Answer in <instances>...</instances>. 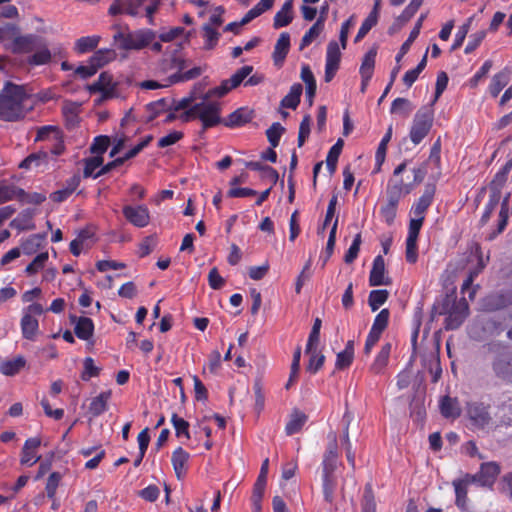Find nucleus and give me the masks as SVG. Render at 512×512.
<instances>
[{"label":"nucleus","mask_w":512,"mask_h":512,"mask_svg":"<svg viewBox=\"0 0 512 512\" xmlns=\"http://www.w3.org/2000/svg\"><path fill=\"white\" fill-rule=\"evenodd\" d=\"M387 290H372L369 294L368 303L373 312L377 311L388 299Z\"/></svg>","instance_id":"8fccbe9b"},{"label":"nucleus","mask_w":512,"mask_h":512,"mask_svg":"<svg viewBox=\"0 0 512 512\" xmlns=\"http://www.w3.org/2000/svg\"><path fill=\"white\" fill-rule=\"evenodd\" d=\"M116 56V53L112 49H100L96 51L91 57H90V63L93 64V66L98 70L105 64L112 61Z\"/></svg>","instance_id":"ea45409f"},{"label":"nucleus","mask_w":512,"mask_h":512,"mask_svg":"<svg viewBox=\"0 0 512 512\" xmlns=\"http://www.w3.org/2000/svg\"><path fill=\"white\" fill-rule=\"evenodd\" d=\"M376 54V50L371 49L365 54L363 58L362 64L360 66V75L361 78L363 79V84H368V82L372 78Z\"/></svg>","instance_id":"c756f323"},{"label":"nucleus","mask_w":512,"mask_h":512,"mask_svg":"<svg viewBox=\"0 0 512 512\" xmlns=\"http://www.w3.org/2000/svg\"><path fill=\"white\" fill-rule=\"evenodd\" d=\"M423 221L424 218L416 216L410 219L408 235L406 238V260L409 263H415L418 259L417 239Z\"/></svg>","instance_id":"9d476101"},{"label":"nucleus","mask_w":512,"mask_h":512,"mask_svg":"<svg viewBox=\"0 0 512 512\" xmlns=\"http://www.w3.org/2000/svg\"><path fill=\"white\" fill-rule=\"evenodd\" d=\"M307 422V416L301 411L295 410L290 415V418L285 426V432L288 436L296 434L301 431L305 423Z\"/></svg>","instance_id":"7c9ffc66"},{"label":"nucleus","mask_w":512,"mask_h":512,"mask_svg":"<svg viewBox=\"0 0 512 512\" xmlns=\"http://www.w3.org/2000/svg\"><path fill=\"white\" fill-rule=\"evenodd\" d=\"M390 279L385 276V262L382 256L378 255L373 260L369 276L370 286L389 285Z\"/></svg>","instance_id":"a211bd4d"},{"label":"nucleus","mask_w":512,"mask_h":512,"mask_svg":"<svg viewBox=\"0 0 512 512\" xmlns=\"http://www.w3.org/2000/svg\"><path fill=\"white\" fill-rule=\"evenodd\" d=\"M52 61V50L45 43L34 41V66L47 65Z\"/></svg>","instance_id":"f704fd0d"},{"label":"nucleus","mask_w":512,"mask_h":512,"mask_svg":"<svg viewBox=\"0 0 512 512\" xmlns=\"http://www.w3.org/2000/svg\"><path fill=\"white\" fill-rule=\"evenodd\" d=\"M171 422L175 429V434L178 438H185L186 440L190 439V425L186 420L174 413L171 417Z\"/></svg>","instance_id":"a18cd8bd"},{"label":"nucleus","mask_w":512,"mask_h":512,"mask_svg":"<svg viewBox=\"0 0 512 512\" xmlns=\"http://www.w3.org/2000/svg\"><path fill=\"white\" fill-rule=\"evenodd\" d=\"M512 169V159L506 162V164L495 174L490 184V194H493V202L500 200L501 189L507 181L508 174Z\"/></svg>","instance_id":"f3484780"},{"label":"nucleus","mask_w":512,"mask_h":512,"mask_svg":"<svg viewBox=\"0 0 512 512\" xmlns=\"http://www.w3.org/2000/svg\"><path fill=\"white\" fill-rule=\"evenodd\" d=\"M100 39L98 35L81 37L75 42L74 49L79 54L90 52L98 46Z\"/></svg>","instance_id":"e433bc0d"},{"label":"nucleus","mask_w":512,"mask_h":512,"mask_svg":"<svg viewBox=\"0 0 512 512\" xmlns=\"http://www.w3.org/2000/svg\"><path fill=\"white\" fill-rule=\"evenodd\" d=\"M265 487H266V483H264L262 480L256 481L254 484L251 500H252L254 509L257 512H259V510L261 508L260 503H261L262 497L264 495Z\"/></svg>","instance_id":"680f3d73"},{"label":"nucleus","mask_w":512,"mask_h":512,"mask_svg":"<svg viewBox=\"0 0 512 512\" xmlns=\"http://www.w3.org/2000/svg\"><path fill=\"white\" fill-rule=\"evenodd\" d=\"M21 253L30 254L29 243H23L21 247L13 248L8 251L1 259V265H6L18 258Z\"/></svg>","instance_id":"13d9d810"},{"label":"nucleus","mask_w":512,"mask_h":512,"mask_svg":"<svg viewBox=\"0 0 512 512\" xmlns=\"http://www.w3.org/2000/svg\"><path fill=\"white\" fill-rule=\"evenodd\" d=\"M361 245V234H356L352 244L350 245L349 249L347 250L344 261L346 263H352L358 256L359 250Z\"/></svg>","instance_id":"e2e57ef3"},{"label":"nucleus","mask_w":512,"mask_h":512,"mask_svg":"<svg viewBox=\"0 0 512 512\" xmlns=\"http://www.w3.org/2000/svg\"><path fill=\"white\" fill-rule=\"evenodd\" d=\"M231 89H233V87L230 86V82L226 79L222 81L219 86L210 89L203 96L208 99H211L213 97L221 98L225 96Z\"/></svg>","instance_id":"052dcab7"},{"label":"nucleus","mask_w":512,"mask_h":512,"mask_svg":"<svg viewBox=\"0 0 512 512\" xmlns=\"http://www.w3.org/2000/svg\"><path fill=\"white\" fill-rule=\"evenodd\" d=\"M306 353L309 355L306 369L311 374H315L323 366L325 356L317 350V347H313L312 351Z\"/></svg>","instance_id":"49530a36"},{"label":"nucleus","mask_w":512,"mask_h":512,"mask_svg":"<svg viewBox=\"0 0 512 512\" xmlns=\"http://www.w3.org/2000/svg\"><path fill=\"white\" fill-rule=\"evenodd\" d=\"M90 93H101L103 99L113 98L117 95L116 83L108 72H102L96 82L88 85Z\"/></svg>","instance_id":"4468645a"},{"label":"nucleus","mask_w":512,"mask_h":512,"mask_svg":"<svg viewBox=\"0 0 512 512\" xmlns=\"http://www.w3.org/2000/svg\"><path fill=\"white\" fill-rule=\"evenodd\" d=\"M290 49V35L287 32L280 34L273 51L275 65L281 66Z\"/></svg>","instance_id":"4be33fe9"},{"label":"nucleus","mask_w":512,"mask_h":512,"mask_svg":"<svg viewBox=\"0 0 512 512\" xmlns=\"http://www.w3.org/2000/svg\"><path fill=\"white\" fill-rule=\"evenodd\" d=\"M378 20L375 19V13H369L366 19L363 21L358 33L355 37V42L361 41L368 32L377 24Z\"/></svg>","instance_id":"4d7b16f0"},{"label":"nucleus","mask_w":512,"mask_h":512,"mask_svg":"<svg viewBox=\"0 0 512 512\" xmlns=\"http://www.w3.org/2000/svg\"><path fill=\"white\" fill-rule=\"evenodd\" d=\"M71 322L75 325L74 331L78 338L88 340L94 332L93 321L88 317H71Z\"/></svg>","instance_id":"b1692460"},{"label":"nucleus","mask_w":512,"mask_h":512,"mask_svg":"<svg viewBox=\"0 0 512 512\" xmlns=\"http://www.w3.org/2000/svg\"><path fill=\"white\" fill-rule=\"evenodd\" d=\"M155 36V33L149 29L127 33L118 30L114 34L113 39L120 49L140 50L152 43Z\"/></svg>","instance_id":"7ed1b4c3"},{"label":"nucleus","mask_w":512,"mask_h":512,"mask_svg":"<svg viewBox=\"0 0 512 512\" xmlns=\"http://www.w3.org/2000/svg\"><path fill=\"white\" fill-rule=\"evenodd\" d=\"M303 87L300 83L291 86L289 93L281 100V106L284 108L296 109L300 103V97Z\"/></svg>","instance_id":"2f4dec72"},{"label":"nucleus","mask_w":512,"mask_h":512,"mask_svg":"<svg viewBox=\"0 0 512 512\" xmlns=\"http://www.w3.org/2000/svg\"><path fill=\"white\" fill-rule=\"evenodd\" d=\"M185 33V29L183 27L177 26L170 28L168 30H164L159 34V39L163 42H170L178 39Z\"/></svg>","instance_id":"774afa93"},{"label":"nucleus","mask_w":512,"mask_h":512,"mask_svg":"<svg viewBox=\"0 0 512 512\" xmlns=\"http://www.w3.org/2000/svg\"><path fill=\"white\" fill-rule=\"evenodd\" d=\"M204 72V68L197 66L181 73H171L169 75V84H176L180 82H186L199 77Z\"/></svg>","instance_id":"c9c22d12"},{"label":"nucleus","mask_w":512,"mask_h":512,"mask_svg":"<svg viewBox=\"0 0 512 512\" xmlns=\"http://www.w3.org/2000/svg\"><path fill=\"white\" fill-rule=\"evenodd\" d=\"M467 416L475 429L484 430L491 426L492 418L489 413V406L483 403L473 402L468 404Z\"/></svg>","instance_id":"1a4fd4ad"},{"label":"nucleus","mask_w":512,"mask_h":512,"mask_svg":"<svg viewBox=\"0 0 512 512\" xmlns=\"http://www.w3.org/2000/svg\"><path fill=\"white\" fill-rule=\"evenodd\" d=\"M122 212L125 219L137 228H144L150 223V211L146 205H125Z\"/></svg>","instance_id":"9b49d317"},{"label":"nucleus","mask_w":512,"mask_h":512,"mask_svg":"<svg viewBox=\"0 0 512 512\" xmlns=\"http://www.w3.org/2000/svg\"><path fill=\"white\" fill-rule=\"evenodd\" d=\"M426 18V14H421L418 20L415 23L414 28L409 34V37L407 40L402 44L398 54L395 57L396 62L399 64L403 56L409 51L412 43L415 41V39L419 36L420 30L422 28V24L424 19Z\"/></svg>","instance_id":"cd10ccee"},{"label":"nucleus","mask_w":512,"mask_h":512,"mask_svg":"<svg viewBox=\"0 0 512 512\" xmlns=\"http://www.w3.org/2000/svg\"><path fill=\"white\" fill-rule=\"evenodd\" d=\"M341 59V51L339 44L336 41H330L327 45L326 51V63H325V75L324 79L326 82H330L336 72L339 69Z\"/></svg>","instance_id":"ddd939ff"},{"label":"nucleus","mask_w":512,"mask_h":512,"mask_svg":"<svg viewBox=\"0 0 512 512\" xmlns=\"http://www.w3.org/2000/svg\"><path fill=\"white\" fill-rule=\"evenodd\" d=\"M205 50H212L218 44L220 33L211 24H204L202 27Z\"/></svg>","instance_id":"58836bf2"},{"label":"nucleus","mask_w":512,"mask_h":512,"mask_svg":"<svg viewBox=\"0 0 512 512\" xmlns=\"http://www.w3.org/2000/svg\"><path fill=\"white\" fill-rule=\"evenodd\" d=\"M103 164V158L102 156H94L87 158L85 160V167H84V177H93L97 178L98 176H95L99 168L102 167Z\"/></svg>","instance_id":"864d4df0"},{"label":"nucleus","mask_w":512,"mask_h":512,"mask_svg":"<svg viewBox=\"0 0 512 512\" xmlns=\"http://www.w3.org/2000/svg\"><path fill=\"white\" fill-rule=\"evenodd\" d=\"M321 324H322L321 320L319 318H316L314 321L313 327L310 331L309 337H308L305 352H310V351H312L313 347L318 346L319 340H320Z\"/></svg>","instance_id":"5fc2aeb1"},{"label":"nucleus","mask_w":512,"mask_h":512,"mask_svg":"<svg viewBox=\"0 0 512 512\" xmlns=\"http://www.w3.org/2000/svg\"><path fill=\"white\" fill-rule=\"evenodd\" d=\"M511 70L504 68L502 71L496 73L489 84L488 91L492 97H497L502 89L510 81Z\"/></svg>","instance_id":"a878e982"},{"label":"nucleus","mask_w":512,"mask_h":512,"mask_svg":"<svg viewBox=\"0 0 512 512\" xmlns=\"http://www.w3.org/2000/svg\"><path fill=\"white\" fill-rule=\"evenodd\" d=\"M23 86L7 83L0 92V118L7 121L23 116V102L27 98Z\"/></svg>","instance_id":"f257e3e1"},{"label":"nucleus","mask_w":512,"mask_h":512,"mask_svg":"<svg viewBox=\"0 0 512 512\" xmlns=\"http://www.w3.org/2000/svg\"><path fill=\"white\" fill-rule=\"evenodd\" d=\"M253 118V111L247 107H241L224 119L223 123L229 128H235L245 125Z\"/></svg>","instance_id":"412c9836"},{"label":"nucleus","mask_w":512,"mask_h":512,"mask_svg":"<svg viewBox=\"0 0 512 512\" xmlns=\"http://www.w3.org/2000/svg\"><path fill=\"white\" fill-rule=\"evenodd\" d=\"M408 193L409 189L404 185L402 180L388 184L387 201L380 208V216L386 224L391 225L394 223L399 201L403 195Z\"/></svg>","instance_id":"20e7f679"},{"label":"nucleus","mask_w":512,"mask_h":512,"mask_svg":"<svg viewBox=\"0 0 512 512\" xmlns=\"http://www.w3.org/2000/svg\"><path fill=\"white\" fill-rule=\"evenodd\" d=\"M46 141L49 151L43 150L34 153V165L40 166L42 162L48 164L49 154L53 156L61 155L64 151V141L62 131L58 126L47 125L38 129L34 142Z\"/></svg>","instance_id":"f03ea898"},{"label":"nucleus","mask_w":512,"mask_h":512,"mask_svg":"<svg viewBox=\"0 0 512 512\" xmlns=\"http://www.w3.org/2000/svg\"><path fill=\"white\" fill-rule=\"evenodd\" d=\"M322 482L324 499L328 503H332L337 487V479L335 476L322 475Z\"/></svg>","instance_id":"09e8293b"},{"label":"nucleus","mask_w":512,"mask_h":512,"mask_svg":"<svg viewBox=\"0 0 512 512\" xmlns=\"http://www.w3.org/2000/svg\"><path fill=\"white\" fill-rule=\"evenodd\" d=\"M10 37L13 39L11 48L13 52L25 53L32 49V38L29 35H19L17 29L13 26H7L6 28H0V39Z\"/></svg>","instance_id":"f8f14e48"},{"label":"nucleus","mask_w":512,"mask_h":512,"mask_svg":"<svg viewBox=\"0 0 512 512\" xmlns=\"http://www.w3.org/2000/svg\"><path fill=\"white\" fill-rule=\"evenodd\" d=\"M500 473V466L497 462H485L480 466L479 472L476 474H466L467 479L473 484L481 487H492Z\"/></svg>","instance_id":"6e6552de"},{"label":"nucleus","mask_w":512,"mask_h":512,"mask_svg":"<svg viewBox=\"0 0 512 512\" xmlns=\"http://www.w3.org/2000/svg\"><path fill=\"white\" fill-rule=\"evenodd\" d=\"M111 398V391L101 392L94 397L89 405V411L93 416H99L107 409V403Z\"/></svg>","instance_id":"473e14b6"},{"label":"nucleus","mask_w":512,"mask_h":512,"mask_svg":"<svg viewBox=\"0 0 512 512\" xmlns=\"http://www.w3.org/2000/svg\"><path fill=\"white\" fill-rule=\"evenodd\" d=\"M424 0H411L403 12L397 17L396 21L399 24L407 23L421 7Z\"/></svg>","instance_id":"3c124183"},{"label":"nucleus","mask_w":512,"mask_h":512,"mask_svg":"<svg viewBox=\"0 0 512 512\" xmlns=\"http://www.w3.org/2000/svg\"><path fill=\"white\" fill-rule=\"evenodd\" d=\"M284 132V127L280 123H273L270 128L267 129L266 135L269 143L273 148L277 147L280 138Z\"/></svg>","instance_id":"6e6d98bb"},{"label":"nucleus","mask_w":512,"mask_h":512,"mask_svg":"<svg viewBox=\"0 0 512 512\" xmlns=\"http://www.w3.org/2000/svg\"><path fill=\"white\" fill-rule=\"evenodd\" d=\"M452 484H453V487L455 490L456 506L463 511L467 510L468 509V497H467L468 486L473 483L471 482V480H468L467 476L465 475L461 479L454 480Z\"/></svg>","instance_id":"aec40b11"},{"label":"nucleus","mask_w":512,"mask_h":512,"mask_svg":"<svg viewBox=\"0 0 512 512\" xmlns=\"http://www.w3.org/2000/svg\"><path fill=\"white\" fill-rule=\"evenodd\" d=\"M468 314V305L465 301L455 304L445 319V329L455 330L461 326Z\"/></svg>","instance_id":"dca6fc26"},{"label":"nucleus","mask_w":512,"mask_h":512,"mask_svg":"<svg viewBox=\"0 0 512 512\" xmlns=\"http://www.w3.org/2000/svg\"><path fill=\"white\" fill-rule=\"evenodd\" d=\"M189 458V453L186 452L182 447H178L173 451L171 462L178 479H181L186 474Z\"/></svg>","instance_id":"5701e85b"},{"label":"nucleus","mask_w":512,"mask_h":512,"mask_svg":"<svg viewBox=\"0 0 512 512\" xmlns=\"http://www.w3.org/2000/svg\"><path fill=\"white\" fill-rule=\"evenodd\" d=\"M440 411L445 418H457L461 414V407L456 398L445 396L440 401Z\"/></svg>","instance_id":"c85d7f7f"},{"label":"nucleus","mask_w":512,"mask_h":512,"mask_svg":"<svg viewBox=\"0 0 512 512\" xmlns=\"http://www.w3.org/2000/svg\"><path fill=\"white\" fill-rule=\"evenodd\" d=\"M389 317H390V312L388 309L381 310L376 315L370 331L381 335L382 332L385 330V328L388 325Z\"/></svg>","instance_id":"603ef678"},{"label":"nucleus","mask_w":512,"mask_h":512,"mask_svg":"<svg viewBox=\"0 0 512 512\" xmlns=\"http://www.w3.org/2000/svg\"><path fill=\"white\" fill-rule=\"evenodd\" d=\"M433 125V110L430 107H421L415 114L411 129L410 139L418 145L429 133Z\"/></svg>","instance_id":"423d86ee"},{"label":"nucleus","mask_w":512,"mask_h":512,"mask_svg":"<svg viewBox=\"0 0 512 512\" xmlns=\"http://www.w3.org/2000/svg\"><path fill=\"white\" fill-rule=\"evenodd\" d=\"M488 351L496 353L493 361V371L496 376L512 383V353L501 343L492 342L487 345Z\"/></svg>","instance_id":"39448f33"},{"label":"nucleus","mask_w":512,"mask_h":512,"mask_svg":"<svg viewBox=\"0 0 512 512\" xmlns=\"http://www.w3.org/2000/svg\"><path fill=\"white\" fill-rule=\"evenodd\" d=\"M413 110L412 103L406 98H396L391 105L390 112L407 117Z\"/></svg>","instance_id":"de8ad7c7"},{"label":"nucleus","mask_w":512,"mask_h":512,"mask_svg":"<svg viewBox=\"0 0 512 512\" xmlns=\"http://www.w3.org/2000/svg\"><path fill=\"white\" fill-rule=\"evenodd\" d=\"M391 352V345L389 343L382 346L381 350L377 354L374 362L372 363L370 370L375 374L383 372L384 368L388 364L389 356Z\"/></svg>","instance_id":"72a5a7b5"},{"label":"nucleus","mask_w":512,"mask_h":512,"mask_svg":"<svg viewBox=\"0 0 512 512\" xmlns=\"http://www.w3.org/2000/svg\"><path fill=\"white\" fill-rule=\"evenodd\" d=\"M391 137H392V126H390L388 128L387 132L385 133V135L383 136V138L381 139V141L378 145V148H377V151L375 154V162H376V166H377V168H376L377 171L380 170L381 165L385 161L387 145H388L389 141L391 140Z\"/></svg>","instance_id":"37998d69"},{"label":"nucleus","mask_w":512,"mask_h":512,"mask_svg":"<svg viewBox=\"0 0 512 512\" xmlns=\"http://www.w3.org/2000/svg\"><path fill=\"white\" fill-rule=\"evenodd\" d=\"M110 143L109 137L107 136H97L95 137L90 150L96 156H101L108 148Z\"/></svg>","instance_id":"0e129e2a"},{"label":"nucleus","mask_w":512,"mask_h":512,"mask_svg":"<svg viewBox=\"0 0 512 512\" xmlns=\"http://www.w3.org/2000/svg\"><path fill=\"white\" fill-rule=\"evenodd\" d=\"M293 0H286L282 8L274 17L273 26L275 29L288 26L293 20Z\"/></svg>","instance_id":"bb28decb"},{"label":"nucleus","mask_w":512,"mask_h":512,"mask_svg":"<svg viewBox=\"0 0 512 512\" xmlns=\"http://www.w3.org/2000/svg\"><path fill=\"white\" fill-rule=\"evenodd\" d=\"M432 200L433 193L426 191L412 207V213L414 216L424 218L425 212L431 205Z\"/></svg>","instance_id":"c03bdc74"},{"label":"nucleus","mask_w":512,"mask_h":512,"mask_svg":"<svg viewBox=\"0 0 512 512\" xmlns=\"http://www.w3.org/2000/svg\"><path fill=\"white\" fill-rule=\"evenodd\" d=\"M338 467L337 444L332 442L328 445L322 461V475L335 476Z\"/></svg>","instance_id":"6ab92c4d"},{"label":"nucleus","mask_w":512,"mask_h":512,"mask_svg":"<svg viewBox=\"0 0 512 512\" xmlns=\"http://www.w3.org/2000/svg\"><path fill=\"white\" fill-rule=\"evenodd\" d=\"M160 0H127L125 13L131 16H139L145 12L147 17H152L159 6Z\"/></svg>","instance_id":"2eb2a0df"},{"label":"nucleus","mask_w":512,"mask_h":512,"mask_svg":"<svg viewBox=\"0 0 512 512\" xmlns=\"http://www.w3.org/2000/svg\"><path fill=\"white\" fill-rule=\"evenodd\" d=\"M311 118L309 115L303 117L298 133V147H302L310 135Z\"/></svg>","instance_id":"69168bd1"},{"label":"nucleus","mask_w":512,"mask_h":512,"mask_svg":"<svg viewBox=\"0 0 512 512\" xmlns=\"http://www.w3.org/2000/svg\"><path fill=\"white\" fill-rule=\"evenodd\" d=\"M221 105L219 102L210 101L206 97H202L197 103V116L201 121L203 130L214 127L221 122Z\"/></svg>","instance_id":"0eeeda50"},{"label":"nucleus","mask_w":512,"mask_h":512,"mask_svg":"<svg viewBox=\"0 0 512 512\" xmlns=\"http://www.w3.org/2000/svg\"><path fill=\"white\" fill-rule=\"evenodd\" d=\"M25 363V359L21 356L13 360H4L0 363V372L6 376H13L25 366Z\"/></svg>","instance_id":"4c0bfd02"},{"label":"nucleus","mask_w":512,"mask_h":512,"mask_svg":"<svg viewBox=\"0 0 512 512\" xmlns=\"http://www.w3.org/2000/svg\"><path fill=\"white\" fill-rule=\"evenodd\" d=\"M26 197H28V195L21 188H17L11 185L0 186V203L6 202L14 198L23 200Z\"/></svg>","instance_id":"79ce46f5"},{"label":"nucleus","mask_w":512,"mask_h":512,"mask_svg":"<svg viewBox=\"0 0 512 512\" xmlns=\"http://www.w3.org/2000/svg\"><path fill=\"white\" fill-rule=\"evenodd\" d=\"M187 67V61L179 53H174L168 57H165L161 63V71L168 73H181Z\"/></svg>","instance_id":"393cba45"},{"label":"nucleus","mask_w":512,"mask_h":512,"mask_svg":"<svg viewBox=\"0 0 512 512\" xmlns=\"http://www.w3.org/2000/svg\"><path fill=\"white\" fill-rule=\"evenodd\" d=\"M253 70L252 66H243L239 70H237L229 79L230 86L233 88L239 86L245 78H247Z\"/></svg>","instance_id":"bf43d9fd"},{"label":"nucleus","mask_w":512,"mask_h":512,"mask_svg":"<svg viewBox=\"0 0 512 512\" xmlns=\"http://www.w3.org/2000/svg\"><path fill=\"white\" fill-rule=\"evenodd\" d=\"M98 374L99 368L95 365L94 360L90 357H87L84 360V370L81 375L82 380L88 381L92 377H96Z\"/></svg>","instance_id":"338daca9"},{"label":"nucleus","mask_w":512,"mask_h":512,"mask_svg":"<svg viewBox=\"0 0 512 512\" xmlns=\"http://www.w3.org/2000/svg\"><path fill=\"white\" fill-rule=\"evenodd\" d=\"M324 25L322 19H317L310 29L304 34L300 42V49L308 47L323 32Z\"/></svg>","instance_id":"a19ab883"}]
</instances>
